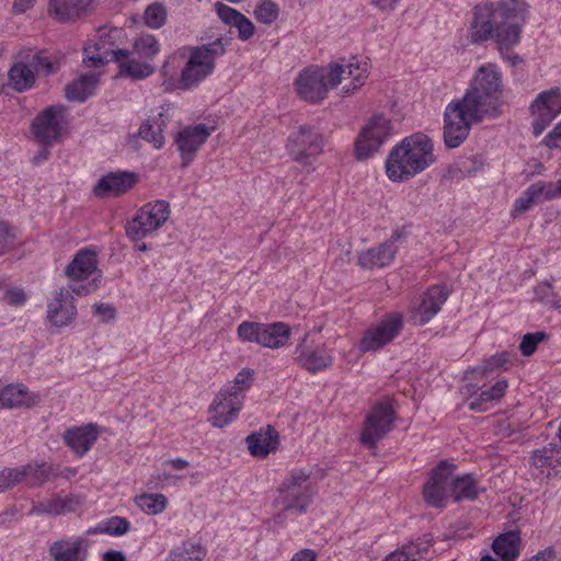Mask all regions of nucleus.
<instances>
[{
    "instance_id": "1",
    "label": "nucleus",
    "mask_w": 561,
    "mask_h": 561,
    "mask_svg": "<svg viewBox=\"0 0 561 561\" xmlns=\"http://www.w3.org/2000/svg\"><path fill=\"white\" fill-rule=\"evenodd\" d=\"M528 5L524 0H499L474 7L470 25V42L494 41L501 54L520 42Z\"/></svg>"
},
{
    "instance_id": "2",
    "label": "nucleus",
    "mask_w": 561,
    "mask_h": 561,
    "mask_svg": "<svg viewBox=\"0 0 561 561\" xmlns=\"http://www.w3.org/2000/svg\"><path fill=\"white\" fill-rule=\"evenodd\" d=\"M434 161L432 140L422 133H415L391 149L386 173L391 181L403 182L423 172Z\"/></svg>"
},
{
    "instance_id": "3",
    "label": "nucleus",
    "mask_w": 561,
    "mask_h": 561,
    "mask_svg": "<svg viewBox=\"0 0 561 561\" xmlns=\"http://www.w3.org/2000/svg\"><path fill=\"white\" fill-rule=\"evenodd\" d=\"M502 77L496 66H481L473 77L470 88L462 96L463 103L477 115L496 117L501 114Z\"/></svg>"
},
{
    "instance_id": "4",
    "label": "nucleus",
    "mask_w": 561,
    "mask_h": 561,
    "mask_svg": "<svg viewBox=\"0 0 561 561\" xmlns=\"http://www.w3.org/2000/svg\"><path fill=\"white\" fill-rule=\"evenodd\" d=\"M231 37L220 35L214 42L188 47V59L181 71L179 88L190 90L197 87L215 70L217 58L226 54Z\"/></svg>"
},
{
    "instance_id": "5",
    "label": "nucleus",
    "mask_w": 561,
    "mask_h": 561,
    "mask_svg": "<svg viewBox=\"0 0 561 561\" xmlns=\"http://www.w3.org/2000/svg\"><path fill=\"white\" fill-rule=\"evenodd\" d=\"M317 494V486L310 474L304 470H293L277 488L274 505L284 513L301 515L308 511Z\"/></svg>"
},
{
    "instance_id": "6",
    "label": "nucleus",
    "mask_w": 561,
    "mask_h": 561,
    "mask_svg": "<svg viewBox=\"0 0 561 561\" xmlns=\"http://www.w3.org/2000/svg\"><path fill=\"white\" fill-rule=\"evenodd\" d=\"M85 58L83 61L89 67H100L108 61H115L119 64V75L129 77L135 80L146 79L151 76L156 68L148 61H140L135 58H130V51L127 49H108L106 48V42L100 37V41L92 47H84Z\"/></svg>"
},
{
    "instance_id": "7",
    "label": "nucleus",
    "mask_w": 561,
    "mask_h": 561,
    "mask_svg": "<svg viewBox=\"0 0 561 561\" xmlns=\"http://www.w3.org/2000/svg\"><path fill=\"white\" fill-rule=\"evenodd\" d=\"M341 71L337 66L307 67L299 72L295 80L298 95L310 103L323 101L328 91L339 85Z\"/></svg>"
},
{
    "instance_id": "8",
    "label": "nucleus",
    "mask_w": 561,
    "mask_h": 561,
    "mask_svg": "<svg viewBox=\"0 0 561 561\" xmlns=\"http://www.w3.org/2000/svg\"><path fill=\"white\" fill-rule=\"evenodd\" d=\"M485 118L481 113L477 115L463 100L450 102L444 112V142L447 148H458L469 136L471 126Z\"/></svg>"
},
{
    "instance_id": "9",
    "label": "nucleus",
    "mask_w": 561,
    "mask_h": 561,
    "mask_svg": "<svg viewBox=\"0 0 561 561\" xmlns=\"http://www.w3.org/2000/svg\"><path fill=\"white\" fill-rule=\"evenodd\" d=\"M286 147L295 162L310 168L323 151V136L313 126L301 125L289 135Z\"/></svg>"
},
{
    "instance_id": "10",
    "label": "nucleus",
    "mask_w": 561,
    "mask_h": 561,
    "mask_svg": "<svg viewBox=\"0 0 561 561\" xmlns=\"http://www.w3.org/2000/svg\"><path fill=\"white\" fill-rule=\"evenodd\" d=\"M170 217V205L167 201L158 199L147 203L138 209L133 220L126 225L127 236L137 241L162 227Z\"/></svg>"
},
{
    "instance_id": "11",
    "label": "nucleus",
    "mask_w": 561,
    "mask_h": 561,
    "mask_svg": "<svg viewBox=\"0 0 561 561\" xmlns=\"http://www.w3.org/2000/svg\"><path fill=\"white\" fill-rule=\"evenodd\" d=\"M237 333L244 342H254L264 347L279 348L289 340L291 330L284 322L259 323L243 321L239 324Z\"/></svg>"
},
{
    "instance_id": "12",
    "label": "nucleus",
    "mask_w": 561,
    "mask_h": 561,
    "mask_svg": "<svg viewBox=\"0 0 561 561\" xmlns=\"http://www.w3.org/2000/svg\"><path fill=\"white\" fill-rule=\"evenodd\" d=\"M396 413L391 400L387 399L377 402L367 414L360 434V442L368 448H376L381 440L393 428Z\"/></svg>"
},
{
    "instance_id": "13",
    "label": "nucleus",
    "mask_w": 561,
    "mask_h": 561,
    "mask_svg": "<svg viewBox=\"0 0 561 561\" xmlns=\"http://www.w3.org/2000/svg\"><path fill=\"white\" fill-rule=\"evenodd\" d=\"M392 134V124L383 115L371 117L363 127L355 142V156L366 160L376 153Z\"/></svg>"
},
{
    "instance_id": "14",
    "label": "nucleus",
    "mask_w": 561,
    "mask_h": 561,
    "mask_svg": "<svg viewBox=\"0 0 561 561\" xmlns=\"http://www.w3.org/2000/svg\"><path fill=\"white\" fill-rule=\"evenodd\" d=\"M455 466L442 460L430 473L423 488V496L426 504L432 507L442 508L447 505L451 497V476Z\"/></svg>"
},
{
    "instance_id": "15",
    "label": "nucleus",
    "mask_w": 561,
    "mask_h": 561,
    "mask_svg": "<svg viewBox=\"0 0 561 561\" xmlns=\"http://www.w3.org/2000/svg\"><path fill=\"white\" fill-rule=\"evenodd\" d=\"M243 386H227L215 398L210 412L213 415L209 422L213 426L222 428L231 423L238 415L243 404Z\"/></svg>"
},
{
    "instance_id": "16",
    "label": "nucleus",
    "mask_w": 561,
    "mask_h": 561,
    "mask_svg": "<svg viewBox=\"0 0 561 561\" xmlns=\"http://www.w3.org/2000/svg\"><path fill=\"white\" fill-rule=\"evenodd\" d=\"M405 239L403 229H397L385 242L364 250L358 254L357 264L364 270L383 268L389 266L398 252L397 243Z\"/></svg>"
},
{
    "instance_id": "17",
    "label": "nucleus",
    "mask_w": 561,
    "mask_h": 561,
    "mask_svg": "<svg viewBox=\"0 0 561 561\" xmlns=\"http://www.w3.org/2000/svg\"><path fill=\"white\" fill-rule=\"evenodd\" d=\"M403 317L401 313L387 314L376 327L366 331L359 342L362 352H370L390 343L402 330Z\"/></svg>"
},
{
    "instance_id": "18",
    "label": "nucleus",
    "mask_w": 561,
    "mask_h": 561,
    "mask_svg": "<svg viewBox=\"0 0 561 561\" xmlns=\"http://www.w3.org/2000/svg\"><path fill=\"white\" fill-rule=\"evenodd\" d=\"M530 108L534 115L533 133L539 136L561 113V92L559 89L541 92Z\"/></svg>"
},
{
    "instance_id": "19",
    "label": "nucleus",
    "mask_w": 561,
    "mask_h": 561,
    "mask_svg": "<svg viewBox=\"0 0 561 561\" xmlns=\"http://www.w3.org/2000/svg\"><path fill=\"white\" fill-rule=\"evenodd\" d=\"M296 362L299 366L316 374L333 363V358L324 343H314L306 334L296 347Z\"/></svg>"
},
{
    "instance_id": "20",
    "label": "nucleus",
    "mask_w": 561,
    "mask_h": 561,
    "mask_svg": "<svg viewBox=\"0 0 561 561\" xmlns=\"http://www.w3.org/2000/svg\"><path fill=\"white\" fill-rule=\"evenodd\" d=\"M64 123V107L53 105L38 114L33 124L32 130L42 144L51 145L60 136Z\"/></svg>"
},
{
    "instance_id": "21",
    "label": "nucleus",
    "mask_w": 561,
    "mask_h": 561,
    "mask_svg": "<svg viewBox=\"0 0 561 561\" xmlns=\"http://www.w3.org/2000/svg\"><path fill=\"white\" fill-rule=\"evenodd\" d=\"M448 298V290L444 285L428 288L421 300L413 306L411 319L415 324L424 325L440 310Z\"/></svg>"
},
{
    "instance_id": "22",
    "label": "nucleus",
    "mask_w": 561,
    "mask_h": 561,
    "mask_svg": "<svg viewBox=\"0 0 561 561\" xmlns=\"http://www.w3.org/2000/svg\"><path fill=\"white\" fill-rule=\"evenodd\" d=\"M214 127H207L205 124H197L193 127H186L175 136V142L181 153L183 165L186 167L193 160L194 154L210 136Z\"/></svg>"
},
{
    "instance_id": "23",
    "label": "nucleus",
    "mask_w": 561,
    "mask_h": 561,
    "mask_svg": "<svg viewBox=\"0 0 561 561\" xmlns=\"http://www.w3.org/2000/svg\"><path fill=\"white\" fill-rule=\"evenodd\" d=\"M137 181L138 175L134 172H110L96 182L93 193L100 198L116 197L133 188Z\"/></svg>"
},
{
    "instance_id": "24",
    "label": "nucleus",
    "mask_w": 561,
    "mask_h": 561,
    "mask_svg": "<svg viewBox=\"0 0 561 561\" xmlns=\"http://www.w3.org/2000/svg\"><path fill=\"white\" fill-rule=\"evenodd\" d=\"M77 316V307L69 289L56 291L54 299L47 305V320L57 328L70 324Z\"/></svg>"
},
{
    "instance_id": "25",
    "label": "nucleus",
    "mask_w": 561,
    "mask_h": 561,
    "mask_svg": "<svg viewBox=\"0 0 561 561\" xmlns=\"http://www.w3.org/2000/svg\"><path fill=\"white\" fill-rule=\"evenodd\" d=\"M530 465L547 478L561 476V446L550 443L535 449L530 456Z\"/></svg>"
},
{
    "instance_id": "26",
    "label": "nucleus",
    "mask_w": 561,
    "mask_h": 561,
    "mask_svg": "<svg viewBox=\"0 0 561 561\" xmlns=\"http://www.w3.org/2000/svg\"><path fill=\"white\" fill-rule=\"evenodd\" d=\"M65 274L72 280H83L93 276L99 277V282H101L102 273L98 268L96 252L90 249L79 250L67 265Z\"/></svg>"
},
{
    "instance_id": "27",
    "label": "nucleus",
    "mask_w": 561,
    "mask_h": 561,
    "mask_svg": "<svg viewBox=\"0 0 561 561\" xmlns=\"http://www.w3.org/2000/svg\"><path fill=\"white\" fill-rule=\"evenodd\" d=\"M99 435L100 427L96 424L89 423L66 430L64 442L76 455L82 457L91 449Z\"/></svg>"
},
{
    "instance_id": "28",
    "label": "nucleus",
    "mask_w": 561,
    "mask_h": 561,
    "mask_svg": "<svg viewBox=\"0 0 561 561\" xmlns=\"http://www.w3.org/2000/svg\"><path fill=\"white\" fill-rule=\"evenodd\" d=\"M49 557L53 561H85V540L81 537L61 538L49 546Z\"/></svg>"
},
{
    "instance_id": "29",
    "label": "nucleus",
    "mask_w": 561,
    "mask_h": 561,
    "mask_svg": "<svg viewBox=\"0 0 561 561\" xmlns=\"http://www.w3.org/2000/svg\"><path fill=\"white\" fill-rule=\"evenodd\" d=\"M81 505V500L77 495H66L61 497L56 495L54 497L43 500L33 504L31 515H48L58 516L76 512Z\"/></svg>"
},
{
    "instance_id": "30",
    "label": "nucleus",
    "mask_w": 561,
    "mask_h": 561,
    "mask_svg": "<svg viewBox=\"0 0 561 561\" xmlns=\"http://www.w3.org/2000/svg\"><path fill=\"white\" fill-rule=\"evenodd\" d=\"M216 11L225 24L234 26L238 30V37L241 41H248L253 36L255 27L241 12L220 2L216 4Z\"/></svg>"
},
{
    "instance_id": "31",
    "label": "nucleus",
    "mask_w": 561,
    "mask_h": 561,
    "mask_svg": "<svg viewBox=\"0 0 561 561\" xmlns=\"http://www.w3.org/2000/svg\"><path fill=\"white\" fill-rule=\"evenodd\" d=\"M248 449L254 457L265 458L270 453L277 449L278 433L267 426L265 432H255L247 437Z\"/></svg>"
},
{
    "instance_id": "32",
    "label": "nucleus",
    "mask_w": 561,
    "mask_h": 561,
    "mask_svg": "<svg viewBox=\"0 0 561 561\" xmlns=\"http://www.w3.org/2000/svg\"><path fill=\"white\" fill-rule=\"evenodd\" d=\"M168 122L169 116L160 112L158 116L151 117L140 125L138 136L150 142L156 149H160L164 145L163 129Z\"/></svg>"
},
{
    "instance_id": "33",
    "label": "nucleus",
    "mask_w": 561,
    "mask_h": 561,
    "mask_svg": "<svg viewBox=\"0 0 561 561\" xmlns=\"http://www.w3.org/2000/svg\"><path fill=\"white\" fill-rule=\"evenodd\" d=\"M496 556L503 561H515L520 554V536L516 530L501 534L492 545Z\"/></svg>"
},
{
    "instance_id": "34",
    "label": "nucleus",
    "mask_w": 561,
    "mask_h": 561,
    "mask_svg": "<svg viewBox=\"0 0 561 561\" xmlns=\"http://www.w3.org/2000/svg\"><path fill=\"white\" fill-rule=\"evenodd\" d=\"M329 66H337L341 68V76L339 79V84L343 83L345 81V73H348V78L351 80L350 84H344L342 88V91L345 94H348L351 92H354L357 90L362 84L363 80L366 78L367 75V65L364 64L363 66L359 65L358 61L353 62H331Z\"/></svg>"
},
{
    "instance_id": "35",
    "label": "nucleus",
    "mask_w": 561,
    "mask_h": 561,
    "mask_svg": "<svg viewBox=\"0 0 561 561\" xmlns=\"http://www.w3.org/2000/svg\"><path fill=\"white\" fill-rule=\"evenodd\" d=\"M16 470L20 473V483L26 481L30 488H39L51 479L50 465L46 462H31L25 466L16 467Z\"/></svg>"
},
{
    "instance_id": "36",
    "label": "nucleus",
    "mask_w": 561,
    "mask_h": 561,
    "mask_svg": "<svg viewBox=\"0 0 561 561\" xmlns=\"http://www.w3.org/2000/svg\"><path fill=\"white\" fill-rule=\"evenodd\" d=\"M479 493L478 482L472 474L467 473L456 478L451 476V497L455 502L474 501Z\"/></svg>"
},
{
    "instance_id": "37",
    "label": "nucleus",
    "mask_w": 561,
    "mask_h": 561,
    "mask_svg": "<svg viewBox=\"0 0 561 561\" xmlns=\"http://www.w3.org/2000/svg\"><path fill=\"white\" fill-rule=\"evenodd\" d=\"M98 77L95 75H83L79 79L72 81L66 87V98L72 102H84L91 96L98 85Z\"/></svg>"
},
{
    "instance_id": "38",
    "label": "nucleus",
    "mask_w": 561,
    "mask_h": 561,
    "mask_svg": "<svg viewBox=\"0 0 561 561\" xmlns=\"http://www.w3.org/2000/svg\"><path fill=\"white\" fill-rule=\"evenodd\" d=\"M542 199H546V190L543 182L539 181L527 187L526 191L515 201L511 211L512 217L516 218L520 216Z\"/></svg>"
},
{
    "instance_id": "39",
    "label": "nucleus",
    "mask_w": 561,
    "mask_h": 561,
    "mask_svg": "<svg viewBox=\"0 0 561 561\" xmlns=\"http://www.w3.org/2000/svg\"><path fill=\"white\" fill-rule=\"evenodd\" d=\"M89 4L90 0H50L49 11L59 21H69L85 12Z\"/></svg>"
},
{
    "instance_id": "40",
    "label": "nucleus",
    "mask_w": 561,
    "mask_h": 561,
    "mask_svg": "<svg viewBox=\"0 0 561 561\" xmlns=\"http://www.w3.org/2000/svg\"><path fill=\"white\" fill-rule=\"evenodd\" d=\"M9 81L18 92L26 91L35 82L34 70L30 65L18 62L9 70Z\"/></svg>"
},
{
    "instance_id": "41",
    "label": "nucleus",
    "mask_w": 561,
    "mask_h": 561,
    "mask_svg": "<svg viewBox=\"0 0 561 561\" xmlns=\"http://www.w3.org/2000/svg\"><path fill=\"white\" fill-rule=\"evenodd\" d=\"M206 551L202 545L185 541L169 553L167 561H203Z\"/></svg>"
},
{
    "instance_id": "42",
    "label": "nucleus",
    "mask_w": 561,
    "mask_h": 561,
    "mask_svg": "<svg viewBox=\"0 0 561 561\" xmlns=\"http://www.w3.org/2000/svg\"><path fill=\"white\" fill-rule=\"evenodd\" d=\"M133 48V51L136 55L148 62H150L160 53V44L152 34H141L138 36L134 41Z\"/></svg>"
},
{
    "instance_id": "43",
    "label": "nucleus",
    "mask_w": 561,
    "mask_h": 561,
    "mask_svg": "<svg viewBox=\"0 0 561 561\" xmlns=\"http://www.w3.org/2000/svg\"><path fill=\"white\" fill-rule=\"evenodd\" d=\"M507 389V381L505 379L499 380L494 386L486 390H482L478 398H474L469 403V409L473 411H483V403L499 400L502 398Z\"/></svg>"
},
{
    "instance_id": "44",
    "label": "nucleus",
    "mask_w": 561,
    "mask_h": 561,
    "mask_svg": "<svg viewBox=\"0 0 561 561\" xmlns=\"http://www.w3.org/2000/svg\"><path fill=\"white\" fill-rule=\"evenodd\" d=\"M138 507L148 515H157L165 508L167 497L163 494H141L135 499Z\"/></svg>"
},
{
    "instance_id": "45",
    "label": "nucleus",
    "mask_w": 561,
    "mask_h": 561,
    "mask_svg": "<svg viewBox=\"0 0 561 561\" xmlns=\"http://www.w3.org/2000/svg\"><path fill=\"white\" fill-rule=\"evenodd\" d=\"M167 9L161 2L149 4L144 12V22L150 27L158 30L165 24Z\"/></svg>"
},
{
    "instance_id": "46",
    "label": "nucleus",
    "mask_w": 561,
    "mask_h": 561,
    "mask_svg": "<svg viewBox=\"0 0 561 561\" xmlns=\"http://www.w3.org/2000/svg\"><path fill=\"white\" fill-rule=\"evenodd\" d=\"M130 524L124 517L113 516L99 525L93 533H103L111 536H122L129 530Z\"/></svg>"
},
{
    "instance_id": "47",
    "label": "nucleus",
    "mask_w": 561,
    "mask_h": 561,
    "mask_svg": "<svg viewBox=\"0 0 561 561\" xmlns=\"http://www.w3.org/2000/svg\"><path fill=\"white\" fill-rule=\"evenodd\" d=\"M278 7L271 0L262 1L254 10L255 18L264 24H272L278 18Z\"/></svg>"
},
{
    "instance_id": "48",
    "label": "nucleus",
    "mask_w": 561,
    "mask_h": 561,
    "mask_svg": "<svg viewBox=\"0 0 561 561\" xmlns=\"http://www.w3.org/2000/svg\"><path fill=\"white\" fill-rule=\"evenodd\" d=\"M510 357L511 355L507 352L497 353L485 359L480 366L473 368L472 371L481 375H484L485 373L489 371H493L508 363Z\"/></svg>"
},
{
    "instance_id": "49",
    "label": "nucleus",
    "mask_w": 561,
    "mask_h": 561,
    "mask_svg": "<svg viewBox=\"0 0 561 561\" xmlns=\"http://www.w3.org/2000/svg\"><path fill=\"white\" fill-rule=\"evenodd\" d=\"M546 334L543 332L527 333L523 336L519 350L524 356H530L535 353L538 344L543 341Z\"/></svg>"
},
{
    "instance_id": "50",
    "label": "nucleus",
    "mask_w": 561,
    "mask_h": 561,
    "mask_svg": "<svg viewBox=\"0 0 561 561\" xmlns=\"http://www.w3.org/2000/svg\"><path fill=\"white\" fill-rule=\"evenodd\" d=\"M16 468H5L0 471V493L12 489L20 483Z\"/></svg>"
},
{
    "instance_id": "51",
    "label": "nucleus",
    "mask_w": 561,
    "mask_h": 561,
    "mask_svg": "<svg viewBox=\"0 0 561 561\" xmlns=\"http://www.w3.org/2000/svg\"><path fill=\"white\" fill-rule=\"evenodd\" d=\"M535 296L537 299H539L540 301H543L547 305H551L557 308L560 307V305L557 304L556 296L552 291L550 284H548V283L538 285L535 288Z\"/></svg>"
},
{
    "instance_id": "52",
    "label": "nucleus",
    "mask_w": 561,
    "mask_h": 561,
    "mask_svg": "<svg viewBox=\"0 0 561 561\" xmlns=\"http://www.w3.org/2000/svg\"><path fill=\"white\" fill-rule=\"evenodd\" d=\"M415 546H405L402 550L390 553L383 561H417L414 557Z\"/></svg>"
},
{
    "instance_id": "53",
    "label": "nucleus",
    "mask_w": 561,
    "mask_h": 561,
    "mask_svg": "<svg viewBox=\"0 0 561 561\" xmlns=\"http://www.w3.org/2000/svg\"><path fill=\"white\" fill-rule=\"evenodd\" d=\"M4 300L11 306H22L24 305L26 297L21 288L12 287L5 290Z\"/></svg>"
},
{
    "instance_id": "54",
    "label": "nucleus",
    "mask_w": 561,
    "mask_h": 561,
    "mask_svg": "<svg viewBox=\"0 0 561 561\" xmlns=\"http://www.w3.org/2000/svg\"><path fill=\"white\" fill-rule=\"evenodd\" d=\"M99 286H100L99 277H93L92 282H90L85 285L69 286L67 289H69L71 295L76 294L78 296H81V295H89V294L93 293Z\"/></svg>"
},
{
    "instance_id": "55",
    "label": "nucleus",
    "mask_w": 561,
    "mask_h": 561,
    "mask_svg": "<svg viewBox=\"0 0 561 561\" xmlns=\"http://www.w3.org/2000/svg\"><path fill=\"white\" fill-rule=\"evenodd\" d=\"M545 144L549 148H557L561 150V123L558 124L553 130L546 136Z\"/></svg>"
},
{
    "instance_id": "56",
    "label": "nucleus",
    "mask_w": 561,
    "mask_h": 561,
    "mask_svg": "<svg viewBox=\"0 0 561 561\" xmlns=\"http://www.w3.org/2000/svg\"><path fill=\"white\" fill-rule=\"evenodd\" d=\"M252 379H253V371L250 369H242L234 377L232 386H243L244 392H245L249 389Z\"/></svg>"
},
{
    "instance_id": "57",
    "label": "nucleus",
    "mask_w": 561,
    "mask_h": 561,
    "mask_svg": "<svg viewBox=\"0 0 561 561\" xmlns=\"http://www.w3.org/2000/svg\"><path fill=\"white\" fill-rule=\"evenodd\" d=\"M94 313L100 316L103 322L108 321L115 317L114 308L107 304L94 305Z\"/></svg>"
},
{
    "instance_id": "58",
    "label": "nucleus",
    "mask_w": 561,
    "mask_h": 561,
    "mask_svg": "<svg viewBox=\"0 0 561 561\" xmlns=\"http://www.w3.org/2000/svg\"><path fill=\"white\" fill-rule=\"evenodd\" d=\"M36 70H44L47 75L53 72V65L47 57L34 55L32 58V66Z\"/></svg>"
},
{
    "instance_id": "59",
    "label": "nucleus",
    "mask_w": 561,
    "mask_h": 561,
    "mask_svg": "<svg viewBox=\"0 0 561 561\" xmlns=\"http://www.w3.org/2000/svg\"><path fill=\"white\" fill-rule=\"evenodd\" d=\"M546 190V201L561 197V179L557 182H543Z\"/></svg>"
},
{
    "instance_id": "60",
    "label": "nucleus",
    "mask_w": 561,
    "mask_h": 561,
    "mask_svg": "<svg viewBox=\"0 0 561 561\" xmlns=\"http://www.w3.org/2000/svg\"><path fill=\"white\" fill-rule=\"evenodd\" d=\"M50 469L51 479H56L59 477L70 479L77 474V469L70 467L61 468L60 466L50 465Z\"/></svg>"
},
{
    "instance_id": "61",
    "label": "nucleus",
    "mask_w": 561,
    "mask_h": 561,
    "mask_svg": "<svg viewBox=\"0 0 561 561\" xmlns=\"http://www.w3.org/2000/svg\"><path fill=\"white\" fill-rule=\"evenodd\" d=\"M14 238L10 225L5 221H0V248L7 247Z\"/></svg>"
},
{
    "instance_id": "62",
    "label": "nucleus",
    "mask_w": 561,
    "mask_h": 561,
    "mask_svg": "<svg viewBox=\"0 0 561 561\" xmlns=\"http://www.w3.org/2000/svg\"><path fill=\"white\" fill-rule=\"evenodd\" d=\"M556 557V550L552 547H548L543 550L538 551L535 556L524 561H553Z\"/></svg>"
},
{
    "instance_id": "63",
    "label": "nucleus",
    "mask_w": 561,
    "mask_h": 561,
    "mask_svg": "<svg viewBox=\"0 0 561 561\" xmlns=\"http://www.w3.org/2000/svg\"><path fill=\"white\" fill-rule=\"evenodd\" d=\"M431 541H432V539H431L430 535H426L419 542L411 543L410 546H415L416 547L415 550H414V556L419 554L420 558L426 556L428 547L431 546Z\"/></svg>"
},
{
    "instance_id": "64",
    "label": "nucleus",
    "mask_w": 561,
    "mask_h": 561,
    "mask_svg": "<svg viewBox=\"0 0 561 561\" xmlns=\"http://www.w3.org/2000/svg\"><path fill=\"white\" fill-rule=\"evenodd\" d=\"M316 557L317 556L313 550L305 549L296 553L291 561H316Z\"/></svg>"
}]
</instances>
